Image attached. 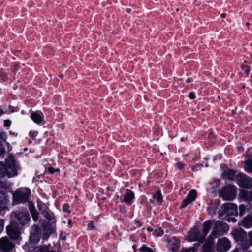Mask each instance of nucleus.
<instances>
[{
  "label": "nucleus",
  "mask_w": 252,
  "mask_h": 252,
  "mask_svg": "<svg viewBox=\"0 0 252 252\" xmlns=\"http://www.w3.org/2000/svg\"><path fill=\"white\" fill-rule=\"evenodd\" d=\"M5 163L2 161L0 162V178L16 176L18 175V170L20 169L19 164L14 156L12 154H8Z\"/></svg>",
  "instance_id": "obj_1"
},
{
  "label": "nucleus",
  "mask_w": 252,
  "mask_h": 252,
  "mask_svg": "<svg viewBox=\"0 0 252 252\" xmlns=\"http://www.w3.org/2000/svg\"><path fill=\"white\" fill-rule=\"evenodd\" d=\"M13 221L21 226V228L27 225L30 221L31 218L29 213L25 211H16L12 214Z\"/></svg>",
  "instance_id": "obj_2"
},
{
  "label": "nucleus",
  "mask_w": 252,
  "mask_h": 252,
  "mask_svg": "<svg viewBox=\"0 0 252 252\" xmlns=\"http://www.w3.org/2000/svg\"><path fill=\"white\" fill-rule=\"evenodd\" d=\"M31 190L28 188H20L13 193V200L15 204L23 203L28 201Z\"/></svg>",
  "instance_id": "obj_3"
},
{
  "label": "nucleus",
  "mask_w": 252,
  "mask_h": 252,
  "mask_svg": "<svg viewBox=\"0 0 252 252\" xmlns=\"http://www.w3.org/2000/svg\"><path fill=\"white\" fill-rule=\"evenodd\" d=\"M228 227L226 223L221 221H218L215 223L208 239H213L223 235L228 232Z\"/></svg>",
  "instance_id": "obj_4"
},
{
  "label": "nucleus",
  "mask_w": 252,
  "mask_h": 252,
  "mask_svg": "<svg viewBox=\"0 0 252 252\" xmlns=\"http://www.w3.org/2000/svg\"><path fill=\"white\" fill-rule=\"evenodd\" d=\"M219 216H237L238 208L236 205L233 203L223 204L219 211Z\"/></svg>",
  "instance_id": "obj_5"
},
{
  "label": "nucleus",
  "mask_w": 252,
  "mask_h": 252,
  "mask_svg": "<svg viewBox=\"0 0 252 252\" xmlns=\"http://www.w3.org/2000/svg\"><path fill=\"white\" fill-rule=\"evenodd\" d=\"M22 228L15 222H11L6 227V231L9 238L12 240H16L20 238Z\"/></svg>",
  "instance_id": "obj_6"
},
{
  "label": "nucleus",
  "mask_w": 252,
  "mask_h": 252,
  "mask_svg": "<svg viewBox=\"0 0 252 252\" xmlns=\"http://www.w3.org/2000/svg\"><path fill=\"white\" fill-rule=\"evenodd\" d=\"M236 196V188L231 185L225 186L220 192V196L224 200H232L235 198Z\"/></svg>",
  "instance_id": "obj_7"
},
{
  "label": "nucleus",
  "mask_w": 252,
  "mask_h": 252,
  "mask_svg": "<svg viewBox=\"0 0 252 252\" xmlns=\"http://www.w3.org/2000/svg\"><path fill=\"white\" fill-rule=\"evenodd\" d=\"M235 178L239 187L247 189L252 188V178L246 174L240 173L236 175Z\"/></svg>",
  "instance_id": "obj_8"
},
{
  "label": "nucleus",
  "mask_w": 252,
  "mask_h": 252,
  "mask_svg": "<svg viewBox=\"0 0 252 252\" xmlns=\"http://www.w3.org/2000/svg\"><path fill=\"white\" fill-rule=\"evenodd\" d=\"M41 236V229L38 225H33L31 227L30 241L31 243H37L40 239Z\"/></svg>",
  "instance_id": "obj_9"
},
{
  "label": "nucleus",
  "mask_w": 252,
  "mask_h": 252,
  "mask_svg": "<svg viewBox=\"0 0 252 252\" xmlns=\"http://www.w3.org/2000/svg\"><path fill=\"white\" fill-rule=\"evenodd\" d=\"M230 247V241L227 238L223 237L218 241L216 250L218 252H226Z\"/></svg>",
  "instance_id": "obj_10"
},
{
  "label": "nucleus",
  "mask_w": 252,
  "mask_h": 252,
  "mask_svg": "<svg viewBox=\"0 0 252 252\" xmlns=\"http://www.w3.org/2000/svg\"><path fill=\"white\" fill-rule=\"evenodd\" d=\"M189 240L190 242L198 241L199 243H202L205 239L204 236L201 235L200 231L195 228L189 232Z\"/></svg>",
  "instance_id": "obj_11"
},
{
  "label": "nucleus",
  "mask_w": 252,
  "mask_h": 252,
  "mask_svg": "<svg viewBox=\"0 0 252 252\" xmlns=\"http://www.w3.org/2000/svg\"><path fill=\"white\" fill-rule=\"evenodd\" d=\"M14 244L7 237H2L0 239V250L8 252L14 248Z\"/></svg>",
  "instance_id": "obj_12"
},
{
  "label": "nucleus",
  "mask_w": 252,
  "mask_h": 252,
  "mask_svg": "<svg viewBox=\"0 0 252 252\" xmlns=\"http://www.w3.org/2000/svg\"><path fill=\"white\" fill-rule=\"evenodd\" d=\"M197 196V192L195 190H190L186 198L183 200L182 204L181 206V208H185L189 204L195 200Z\"/></svg>",
  "instance_id": "obj_13"
},
{
  "label": "nucleus",
  "mask_w": 252,
  "mask_h": 252,
  "mask_svg": "<svg viewBox=\"0 0 252 252\" xmlns=\"http://www.w3.org/2000/svg\"><path fill=\"white\" fill-rule=\"evenodd\" d=\"M239 196L241 199L252 202V191L241 189L239 193Z\"/></svg>",
  "instance_id": "obj_14"
},
{
  "label": "nucleus",
  "mask_w": 252,
  "mask_h": 252,
  "mask_svg": "<svg viewBox=\"0 0 252 252\" xmlns=\"http://www.w3.org/2000/svg\"><path fill=\"white\" fill-rule=\"evenodd\" d=\"M239 224L245 228H249L252 227V216L248 215L245 217L239 222Z\"/></svg>",
  "instance_id": "obj_15"
},
{
  "label": "nucleus",
  "mask_w": 252,
  "mask_h": 252,
  "mask_svg": "<svg viewBox=\"0 0 252 252\" xmlns=\"http://www.w3.org/2000/svg\"><path fill=\"white\" fill-rule=\"evenodd\" d=\"M134 197L135 194L134 192L129 189H126L123 201L126 204L130 205Z\"/></svg>",
  "instance_id": "obj_16"
},
{
  "label": "nucleus",
  "mask_w": 252,
  "mask_h": 252,
  "mask_svg": "<svg viewBox=\"0 0 252 252\" xmlns=\"http://www.w3.org/2000/svg\"><path fill=\"white\" fill-rule=\"evenodd\" d=\"M31 118L35 123L40 124L43 121V115L42 113L34 112L31 113Z\"/></svg>",
  "instance_id": "obj_17"
},
{
  "label": "nucleus",
  "mask_w": 252,
  "mask_h": 252,
  "mask_svg": "<svg viewBox=\"0 0 252 252\" xmlns=\"http://www.w3.org/2000/svg\"><path fill=\"white\" fill-rule=\"evenodd\" d=\"M169 249L172 252H176L178 251L180 247V243L178 240L176 239H172L169 242L168 245Z\"/></svg>",
  "instance_id": "obj_18"
},
{
  "label": "nucleus",
  "mask_w": 252,
  "mask_h": 252,
  "mask_svg": "<svg viewBox=\"0 0 252 252\" xmlns=\"http://www.w3.org/2000/svg\"><path fill=\"white\" fill-rule=\"evenodd\" d=\"M29 208L32 218L34 221H37L38 219V213L36 210L34 205L32 202H29Z\"/></svg>",
  "instance_id": "obj_19"
},
{
  "label": "nucleus",
  "mask_w": 252,
  "mask_h": 252,
  "mask_svg": "<svg viewBox=\"0 0 252 252\" xmlns=\"http://www.w3.org/2000/svg\"><path fill=\"white\" fill-rule=\"evenodd\" d=\"M235 173L236 172L235 170L231 169H228L223 172L222 174L223 178L229 180H233Z\"/></svg>",
  "instance_id": "obj_20"
},
{
  "label": "nucleus",
  "mask_w": 252,
  "mask_h": 252,
  "mask_svg": "<svg viewBox=\"0 0 252 252\" xmlns=\"http://www.w3.org/2000/svg\"><path fill=\"white\" fill-rule=\"evenodd\" d=\"M212 221L211 220L205 221L203 223V236H204V239H205V237L209 233L211 227H212Z\"/></svg>",
  "instance_id": "obj_21"
},
{
  "label": "nucleus",
  "mask_w": 252,
  "mask_h": 252,
  "mask_svg": "<svg viewBox=\"0 0 252 252\" xmlns=\"http://www.w3.org/2000/svg\"><path fill=\"white\" fill-rule=\"evenodd\" d=\"M42 214L49 221H50L52 222H54L56 221V219L55 218V216L51 212L49 209H48L46 211L43 212V213Z\"/></svg>",
  "instance_id": "obj_22"
},
{
  "label": "nucleus",
  "mask_w": 252,
  "mask_h": 252,
  "mask_svg": "<svg viewBox=\"0 0 252 252\" xmlns=\"http://www.w3.org/2000/svg\"><path fill=\"white\" fill-rule=\"evenodd\" d=\"M245 170L248 173H252V159L249 158L245 161Z\"/></svg>",
  "instance_id": "obj_23"
},
{
  "label": "nucleus",
  "mask_w": 252,
  "mask_h": 252,
  "mask_svg": "<svg viewBox=\"0 0 252 252\" xmlns=\"http://www.w3.org/2000/svg\"><path fill=\"white\" fill-rule=\"evenodd\" d=\"M37 206L41 214L49 209L48 207L41 201H37Z\"/></svg>",
  "instance_id": "obj_24"
},
{
  "label": "nucleus",
  "mask_w": 252,
  "mask_h": 252,
  "mask_svg": "<svg viewBox=\"0 0 252 252\" xmlns=\"http://www.w3.org/2000/svg\"><path fill=\"white\" fill-rule=\"evenodd\" d=\"M50 245L48 246L44 245L43 246H40L39 247V252H56L54 250L50 249Z\"/></svg>",
  "instance_id": "obj_25"
},
{
  "label": "nucleus",
  "mask_w": 252,
  "mask_h": 252,
  "mask_svg": "<svg viewBox=\"0 0 252 252\" xmlns=\"http://www.w3.org/2000/svg\"><path fill=\"white\" fill-rule=\"evenodd\" d=\"M209 213L211 215H214L216 214L217 207L212 204H210L207 208Z\"/></svg>",
  "instance_id": "obj_26"
},
{
  "label": "nucleus",
  "mask_w": 252,
  "mask_h": 252,
  "mask_svg": "<svg viewBox=\"0 0 252 252\" xmlns=\"http://www.w3.org/2000/svg\"><path fill=\"white\" fill-rule=\"evenodd\" d=\"M154 199H155L158 202H160L162 200V196L161 193L159 191H157L154 195Z\"/></svg>",
  "instance_id": "obj_27"
},
{
  "label": "nucleus",
  "mask_w": 252,
  "mask_h": 252,
  "mask_svg": "<svg viewBox=\"0 0 252 252\" xmlns=\"http://www.w3.org/2000/svg\"><path fill=\"white\" fill-rule=\"evenodd\" d=\"M250 245H251L250 243H248L247 242H242L241 245V249L242 250L243 252H247L246 251L248 249Z\"/></svg>",
  "instance_id": "obj_28"
},
{
  "label": "nucleus",
  "mask_w": 252,
  "mask_h": 252,
  "mask_svg": "<svg viewBox=\"0 0 252 252\" xmlns=\"http://www.w3.org/2000/svg\"><path fill=\"white\" fill-rule=\"evenodd\" d=\"M141 252H154V251L149 247L145 245L142 246L139 249Z\"/></svg>",
  "instance_id": "obj_29"
},
{
  "label": "nucleus",
  "mask_w": 252,
  "mask_h": 252,
  "mask_svg": "<svg viewBox=\"0 0 252 252\" xmlns=\"http://www.w3.org/2000/svg\"><path fill=\"white\" fill-rule=\"evenodd\" d=\"M246 209V207L245 205L241 204L239 207V215L242 216L245 213Z\"/></svg>",
  "instance_id": "obj_30"
},
{
  "label": "nucleus",
  "mask_w": 252,
  "mask_h": 252,
  "mask_svg": "<svg viewBox=\"0 0 252 252\" xmlns=\"http://www.w3.org/2000/svg\"><path fill=\"white\" fill-rule=\"evenodd\" d=\"M5 149L1 141H0V156L2 157V158L4 157V155L5 154Z\"/></svg>",
  "instance_id": "obj_31"
},
{
  "label": "nucleus",
  "mask_w": 252,
  "mask_h": 252,
  "mask_svg": "<svg viewBox=\"0 0 252 252\" xmlns=\"http://www.w3.org/2000/svg\"><path fill=\"white\" fill-rule=\"evenodd\" d=\"M7 137V134L3 131H0V139L5 141Z\"/></svg>",
  "instance_id": "obj_32"
},
{
  "label": "nucleus",
  "mask_w": 252,
  "mask_h": 252,
  "mask_svg": "<svg viewBox=\"0 0 252 252\" xmlns=\"http://www.w3.org/2000/svg\"><path fill=\"white\" fill-rule=\"evenodd\" d=\"M202 167L203 165L202 164H197L192 167V170L193 171H197L200 170Z\"/></svg>",
  "instance_id": "obj_33"
},
{
  "label": "nucleus",
  "mask_w": 252,
  "mask_h": 252,
  "mask_svg": "<svg viewBox=\"0 0 252 252\" xmlns=\"http://www.w3.org/2000/svg\"><path fill=\"white\" fill-rule=\"evenodd\" d=\"M37 134H38V132H36V131H30L29 132V136L31 138H32V139L34 140V139H35V138H36V136L37 135Z\"/></svg>",
  "instance_id": "obj_34"
},
{
  "label": "nucleus",
  "mask_w": 252,
  "mask_h": 252,
  "mask_svg": "<svg viewBox=\"0 0 252 252\" xmlns=\"http://www.w3.org/2000/svg\"><path fill=\"white\" fill-rule=\"evenodd\" d=\"M203 251L205 252H210L211 251V246L208 244H204L203 247Z\"/></svg>",
  "instance_id": "obj_35"
},
{
  "label": "nucleus",
  "mask_w": 252,
  "mask_h": 252,
  "mask_svg": "<svg viewBox=\"0 0 252 252\" xmlns=\"http://www.w3.org/2000/svg\"><path fill=\"white\" fill-rule=\"evenodd\" d=\"M87 226L89 230H94V221L93 220L90 221L88 223Z\"/></svg>",
  "instance_id": "obj_36"
},
{
  "label": "nucleus",
  "mask_w": 252,
  "mask_h": 252,
  "mask_svg": "<svg viewBox=\"0 0 252 252\" xmlns=\"http://www.w3.org/2000/svg\"><path fill=\"white\" fill-rule=\"evenodd\" d=\"M227 217V220H228V221L232 222L233 223H235L236 222L237 220L235 218H234L233 217H231V216H228Z\"/></svg>",
  "instance_id": "obj_37"
},
{
  "label": "nucleus",
  "mask_w": 252,
  "mask_h": 252,
  "mask_svg": "<svg viewBox=\"0 0 252 252\" xmlns=\"http://www.w3.org/2000/svg\"><path fill=\"white\" fill-rule=\"evenodd\" d=\"M59 171V170L58 169H56L55 168H54L53 167H50L48 168V171L51 174L55 173L56 171Z\"/></svg>",
  "instance_id": "obj_38"
},
{
  "label": "nucleus",
  "mask_w": 252,
  "mask_h": 252,
  "mask_svg": "<svg viewBox=\"0 0 252 252\" xmlns=\"http://www.w3.org/2000/svg\"><path fill=\"white\" fill-rule=\"evenodd\" d=\"M69 206L68 204H64L63 207V210L64 212H68L70 213V211L69 210Z\"/></svg>",
  "instance_id": "obj_39"
},
{
  "label": "nucleus",
  "mask_w": 252,
  "mask_h": 252,
  "mask_svg": "<svg viewBox=\"0 0 252 252\" xmlns=\"http://www.w3.org/2000/svg\"><path fill=\"white\" fill-rule=\"evenodd\" d=\"M4 228V220L0 219V233L3 231Z\"/></svg>",
  "instance_id": "obj_40"
},
{
  "label": "nucleus",
  "mask_w": 252,
  "mask_h": 252,
  "mask_svg": "<svg viewBox=\"0 0 252 252\" xmlns=\"http://www.w3.org/2000/svg\"><path fill=\"white\" fill-rule=\"evenodd\" d=\"M176 166L179 169L181 170L184 167L185 165L181 162H178L176 164Z\"/></svg>",
  "instance_id": "obj_41"
},
{
  "label": "nucleus",
  "mask_w": 252,
  "mask_h": 252,
  "mask_svg": "<svg viewBox=\"0 0 252 252\" xmlns=\"http://www.w3.org/2000/svg\"><path fill=\"white\" fill-rule=\"evenodd\" d=\"M11 125V121L9 120H5L4 121V126L5 127H9Z\"/></svg>",
  "instance_id": "obj_42"
},
{
  "label": "nucleus",
  "mask_w": 252,
  "mask_h": 252,
  "mask_svg": "<svg viewBox=\"0 0 252 252\" xmlns=\"http://www.w3.org/2000/svg\"><path fill=\"white\" fill-rule=\"evenodd\" d=\"M134 224L136 225L137 227H140L142 226V224L139 220H135L134 221Z\"/></svg>",
  "instance_id": "obj_43"
},
{
  "label": "nucleus",
  "mask_w": 252,
  "mask_h": 252,
  "mask_svg": "<svg viewBox=\"0 0 252 252\" xmlns=\"http://www.w3.org/2000/svg\"><path fill=\"white\" fill-rule=\"evenodd\" d=\"M189 97L191 99H194L195 98V94L193 92H190L189 94Z\"/></svg>",
  "instance_id": "obj_44"
},
{
  "label": "nucleus",
  "mask_w": 252,
  "mask_h": 252,
  "mask_svg": "<svg viewBox=\"0 0 252 252\" xmlns=\"http://www.w3.org/2000/svg\"><path fill=\"white\" fill-rule=\"evenodd\" d=\"M249 242L251 245H252V231L249 233Z\"/></svg>",
  "instance_id": "obj_45"
},
{
  "label": "nucleus",
  "mask_w": 252,
  "mask_h": 252,
  "mask_svg": "<svg viewBox=\"0 0 252 252\" xmlns=\"http://www.w3.org/2000/svg\"><path fill=\"white\" fill-rule=\"evenodd\" d=\"M245 70H244V73L246 74V75H248L249 72H250V68L249 66H246V68H245Z\"/></svg>",
  "instance_id": "obj_46"
},
{
  "label": "nucleus",
  "mask_w": 252,
  "mask_h": 252,
  "mask_svg": "<svg viewBox=\"0 0 252 252\" xmlns=\"http://www.w3.org/2000/svg\"><path fill=\"white\" fill-rule=\"evenodd\" d=\"M246 66H248V65H245L244 64H242L241 65V67L242 68V69H245L246 68Z\"/></svg>",
  "instance_id": "obj_47"
},
{
  "label": "nucleus",
  "mask_w": 252,
  "mask_h": 252,
  "mask_svg": "<svg viewBox=\"0 0 252 252\" xmlns=\"http://www.w3.org/2000/svg\"><path fill=\"white\" fill-rule=\"evenodd\" d=\"M147 230H148V231H149V232H152V231H153V229L152 228H151V227H148V228H147Z\"/></svg>",
  "instance_id": "obj_48"
},
{
  "label": "nucleus",
  "mask_w": 252,
  "mask_h": 252,
  "mask_svg": "<svg viewBox=\"0 0 252 252\" xmlns=\"http://www.w3.org/2000/svg\"><path fill=\"white\" fill-rule=\"evenodd\" d=\"M132 249L134 250V252H135L136 251V246L135 245H133Z\"/></svg>",
  "instance_id": "obj_49"
},
{
  "label": "nucleus",
  "mask_w": 252,
  "mask_h": 252,
  "mask_svg": "<svg viewBox=\"0 0 252 252\" xmlns=\"http://www.w3.org/2000/svg\"><path fill=\"white\" fill-rule=\"evenodd\" d=\"M226 16V14L225 13H222L221 14V17L222 18H225Z\"/></svg>",
  "instance_id": "obj_50"
},
{
  "label": "nucleus",
  "mask_w": 252,
  "mask_h": 252,
  "mask_svg": "<svg viewBox=\"0 0 252 252\" xmlns=\"http://www.w3.org/2000/svg\"><path fill=\"white\" fill-rule=\"evenodd\" d=\"M187 82L190 83L191 82V79L190 78H188L186 80Z\"/></svg>",
  "instance_id": "obj_51"
},
{
  "label": "nucleus",
  "mask_w": 252,
  "mask_h": 252,
  "mask_svg": "<svg viewBox=\"0 0 252 252\" xmlns=\"http://www.w3.org/2000/svg\"><path fill=\"white\" fill-rule=\"evenodd\" d=\"M126 11L127 12H128V13H130V11H131V9H130V8H127V9H126Z\"/></svg>",
  "instance_id": "obj_52"
},
{
  "label": "nucleus",
  "mask_w": 252,
  "mask_h": 252,
  "mask_svg": "<svg viewBox=\"0 0 252 252\" xmlns=\"http://www.w3.org/2000/svg\"><path fill=\"white\" fill-rule=\"evenodd\" d=\"M154 200H155V199H154V198H153V199H150V201H150V202L151 203H153L154 202Z\"/></svg>",
  "instance_id": "obj_53"
},
{
  "label": "nucleus",
  "mask_w": 252,
  "mask_h": 252,
  "mask_svg": "<svg viewBox=\"0 0 252 252\" xmlns=\"http://www.w3.org/2000/svg\"><path fill=\"white\" fill-rule=\"evenodd\" d=\"M186 138H185V137H182V138H181V140L182 141H184L186 140Z\"/></svg>",
  "instance_id": "obj_54"
},
{
  "label": "nucleus",
  "mask_w": 252,
  "mask_h": 252,
  "mask_svg": "<svg viewBox=\"0 0 252 252\" xmlns=\"http://www.w3.org/2000/svg\"><path fill=\"white\" fill-rule=\"evenodd\" d=\"M239 252V249H234V250L233 252Z\"/></svg>",
  "instance_id": "obj_55"
},
{
  "label": "nucleus",
  "mask_w": 252,
  "mask_h": 252,
  "mask_svg": "<svg viewBox=\"0 0 252 252\" xmlns=\"http://www.w3.org/2000/svg\"><path fill=\"white\" fill-rule=\"evenodd\" d=\"M71 222H72L71 220H69L68 221V224H71Z\"/></svg>",
  "instance_id": "obj_56"
},
{
  "label": "nucleus",
  "mask_w": 252,
  "mask_h": 252,
  "mask_svg": "<svg viewBox=\"0 0 252 252\" xmlns=\"http://www.w3.org/2000/svg\"><path fill=\"white\" fill-rule=\"evenodd\" d=\"M59 77L60 78H63V74H61L59 75Z\"/></svg>",
  "instance_id": "obj_57"
},
{
  "label": "nucleus",
  "mask_w": 252,
  "mask_h": 252,
  "mask_svg": "<svg viewBox=\"0 0 252 252\" xmlns=\"http://www.w3.org/2000/svg\"><path fill=\"white\" fill-rule=\"evenodd\" d=\"M246 156L249 158H251L252 157V156L249 154H246Z\"/></svg>",
  "instance_id": "obj_58"
},
{
  "label": "nucleus",
  "mask_w": 252,
  "mask_h": 252,
  "mask_svg": "<svg viewBox=\"0 0 252 252\" xmlns=\"http://www.w3.org/2000/svg\"><path fill=\"white\" fill-rule=\"evenodd\" d=\"M8 199L6 198V197H4V201L5 202L7 201Z\"/></svg>",
  "instance_id": "obj_59"
},
{
  "label": "nucleus",
  "mask_w": 252,
  "mask_h": 252,
  "mask_svg": "<svg viewBox=\"0 0 252 252\" xmlns=\"http://www.w3.org/2000/svg\"><path fill=\"white\" fill-rule=\"evenodd\" d=\"M246 25L247 26H248L250 25V23L249 22H247Z\"/></svg>",
  "instance_id": "obj_60"
},
{
  "label": "nucleus",
  "mask_w": 252,
  "mask_h": 252,
  "mask_svg": "<svg viewBox=\"0 0 252 252\" xmlns=\"http://www.w3.org/2000/svg\"><path fill=\"white\" fill-rule=\"evenodd\" d=\"M2 110L0 109V115H1V112H2Z\"/></svg>",
  "instance_id": "obj_61"
}]
</instances>
